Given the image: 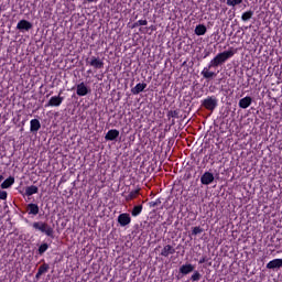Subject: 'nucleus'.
Segmentation results:
<instances>
[{
    "label": "nucleus",
    "instance_id": "obj_1",
    "mask_svg": "<svg viewBox=\"0 0 282 282\" xmlns=\"http://www.w3.org/2000/svg\"><path fill=\"white\" fill-rule=\"evenodd\" d=\"M237 54V50L230 47L228 51H224L223 53H218L208 64V69H213V67H219V65H224L226 61L232 58Z\"/></svg>",
    "mask_w": 282,
    "mask_h": 282
},
{
    "label": "nucleus",
    "instance_id": "obj_2",
    "mask_svg": "<svg viewBox=\"0 0 282 282\" xmlns=\"http://www.w3.org/2000/svg\"><path fill=\"white\" fill-rule=\"evenodd\" d=\"M32 228L34 230H37L39 232H42V235H46V237L54 239V228L50 226L47 223L34 221L32 224Z\"/></svg>",
    "mask_w": 282,
    "mask_h": 282
},
{
    "label": "nucleus",
    "instance_id": "obj_3",
    "mask_svg": "<svg viewBox=\"0 0 282 282\" xmlns=\"http://www.w3.org/2000/svg\"><path fill=\"white\" fill-rule=\"evenodd\" d=\"M86 65L93 69H105V57L91 55L86 58Z\"/></svg>",
    "mask_w": 282,
    "mask_h": 282
},
{
    "label": "nucleus",
    "instance_id": "obj_4",
    "mask_svg": "<svg viewBox=\"0 0 282 282\" xmlns=\"http://www.w3.org/2000/svg\"><path fill=\"white\" fill-rule=\"evenodd\" d=\"M218 100L215 96H209L206 99L202 101V107L207 109L208 111H213L214 109H217Z\"/></svg>",
    "mask_w": 282,
    "mask_h": 282
},
{
    "label": "nucleus",
    "instance_id": "obj_5",
    "mask_svg": "<svg viewBox=\"0 0 282 282\" xmlns=\"http://www.w3.org/2000/svg\"><path fill=\"white\" fill-rule=\"evenodd\" d=\"M26 213L31 217H36V215H40V217H43V214H41V207H39V204L36 203H30L26 205Z\"/></svg>",
    "mask_w": 282,
    "mask_h": 282
},
{
    "label": "nucleus",
    "instance_id": "obj_6",
    "mask_svg": "<svg viewBox=\"0 0 282 282\" xmlns=\"http://www.w3.org/2000/svg\"><path fill=\"white\" fill-rule=\"evenodd\" d=\"M61 94H63V91H61L58 96L51 97L45 107H61L65 100V97H62Z\"/></svg>",
    "mask_w": 282,
    "mask_h": 282
},
{
    "label": "nucleus",
    "instance_id": "obj_7",
    "mask_svg": "<svg viewBox=\"0 0 282 282\" xmlns=\"http://www.w3.org/2000/svg\"><path fill=\"white\" fill-rule=\"evenodd\" d=\"M215 182V174L210 173V172H205L202 176H200V183L204 186H209V184H213Z\"/></svg>",
    "mask_w": 282,
    "mask_h": 282
},
{
    "label": "nucleus",
    "instance_id": "obj_8",
    "mask_svg": "<svg viewBox=\"0 0 282 282\" xmlns=\"http://www.w3.org/2000/svg\"><path fill=\"white\" fill-rule=\"evenodd\" d=\"M117 221L122 228H124V226H129V224H131V215L127 213L120 214Z\"/></svg>",
    "mask_w": 282,
    "mask_h": 282
},
{
    "label": "nucleus",
    "instance_id": "obj_9",
    "mask_svg": "<svg viewBox=\"0 0 282 282\" xmlns=\"http://www.w3.org/2000/svg\"><path fill=\"white\" fill-rule=\"evenodd\" d=\"M17 30H20V32H30V30H32V22L28 20H20L17 24Z\"/></svg>",
    "mask_w": 282,
    "mask_h": 282
},
{
    "label": "nucleus",
    "instance_id": "obj_10",
    "mask_svg": "<svg viewBox=\"0 0 282 282\" xmlns=\"http://www.w3.org/2000/svg\"><path fill=\"white\" fill-rule=\"evenodd\" d=\"M76 94L77 96H87L88 94H91V89L82 82L76 86Z\"/></svg>",
    "mask_w": 282,
    "mask_h": 282
},
{
    "label": "nucleus",
    "instance_id": "obj_11",
    "mask_svg": "<svg viewBox=\"0 0 282 282\" xmlns=\"http://www.w3.org/2000/svg\"><path fill=\"white\" fill-rule=\"evenodd\" d=\"M118 138H120V131L116 129L109 130L105 135L107 142H113L115 140H118Z\"/></svg>",
    "mask_w": 282,
    "mask_h": 282
},
{
    "label": "nucleus",
    "instance_id": "obj_12",
    "mask_svg": "<svg viewBox=\"0 0 282 282\" xmlns=\"http://www.w3.org/2000/svg\"><path fill=\"white\" fill-rule=\"evenodd\" d=\"M178 272L186 276V274H191V272H195V265L191 263H186L180 267Z\"/></svg>",
    "mask_w": 282,
    "mask_h": 282
},
{
    "label": "nucleus",
    "instance_id": "obj_13",
    "mask_svg": "<svg viewBox=\"0 0 282 282\" xmlns=\"http://www.w3.org/2000/svg\"><path fill=\"white\" fill-rule=\"evenodd\" d=\"M282 259H274L267 263V270H281Z\"/></svg>",
    "mask_w": 282,
    "mask_h": 282
},
{
    "label": "nucleus",
    "instance_id": "obj_14",
    "mask_svg": "<svg viewBox=\"0 0 282 282\" xmlns=\"http://www.w3.org/2000/svg\"><path fill=\"white\" fill-rule=\"evenodd\" d=\"M47 272H50V264L43 263L42 265H40V268L37 269V273L35 274L36 281H39V279H41L43 274H47Z\"/></svg>",
    "mask_w": 282,
    "mask_h": 282
},
{
    "label": "nucleus",
    "instance_id": "obj_15",
    "mask_svg": "<svg viewBox=\"0 0 282 282\" xmlns=\"http://www.w3.org/2000/svg\"><path fill=\"white\" fill-rule=\"evenodd\" d=\"M250 105H252V97L247 96L242 99L239 100L238 106L240 107V109H248V107H250Z\"/></svg>",
    "mask_w": 282,
    "mask_h": 282
},
{
    "label": "nucleus",
    "instance_id": "obj_16",
    "mask_svg": "<svg viewBox=\"0 0 282 282\" xmlns=\"http://www.w3.org/2000/svg\"><path fill=\"white\" fill-rule=\"evenodd\" d=\"M41 129V121L39 119H32L30 121V131L31 133H39Z\"/></svg>",
    "mask_w": 282,
    "mask_h": 282
},
{
    "label": "nucleus",
    "instance_id": "obj_17",
    "mask_svg": "<svg viewBox=\"0 0 282 282\" xmlns=\"http://www.w3.org/2000/svg\"><path fill=\"white\" fill-rule=\"evenodd\" d=\"M170 254H175V248H173V246L171 245H166L163 247V249L161 250L160 256L161 257H169Z\"/></svg>",
    "mask_w": 282,
    "mask_h": 282
},
{
    "label": "nucleus",
    "instance_id": "obj_18",
    "mask_svg": "<svg viewBox=\"0 0 282 282\" xmlns=\"http://www.w3.org/2000/svg\"><path fill=\"white\" fill-rule=\"evenodd\" d=\"M36 193H39V187L36 185H31L25 187L24 195L26 197H32V195H36Z\"/></svg>",
    "mask_w": 282,
    "mask_h": 282
},
{
    "label": "nucleus",
    "instance_id": "obj_19",
    "mask_svg": "<svg viewBox=\"0 0 282 282\" xmlns=\"http://www.w3.org/2000/svg\"><path fill=\"white\" fill-rule=\"evenodd\" d=\"M208 29H206V25L204 24H198L195 28V34L196 36H204V34H206Z\"/></svg>",
    "mask_w": 282,
    "mask_h": 282
},
{
    "label": "nucleus",
    "instance_id": "obj_20",
    "mask_svg": "<svg viewBox=\"0 0 282 282\" xmlns=\"http://www.w3.org/2000/svg\"><path fill=\"white\" fill-rule=\"evenodd\" d=\"M143 89H147V84H141V83H139V84L135 85V87H133V88L131 89V93H132L134 96H138V94H141V91H142Z\"/></svg>",
    "mask_w": 282,
    "mask_h": 282
},
{
    "label": "nucleus",
    "instance_id": "obj_21",
    "mask_svg": "<svg viewBox=\"0 0 282 282\" xmlns=\"http://www.w3.org/2000/svg\"><path fill=\"white\" fill-rule=\"evenodd\" d=\"M14 184V176H9L7 180H4L1 184V188H10Z\"/></svg>",
    "mask_w": 282,
    "mask_h": 282
},
{
    "label": "nucleus",
    "instance_id": "obj_22",
    "mask_svg": "<svg viewBox=\"0 0 282 282\" xmlns=\"http://www.w3.org/2000/svg\"><path fill=\"white\" fill-rule=\"evenodd\" d=\"M252 17H254V11H252V10L246 11L241 15V21H243V22L250 21V19H252Z\"/></svg>",
    "mask_w": 282,
    "mask_h": 282
},
{
    "label": "nucleus",
    "instance_id": "obj_23",
    "mask_svg": "<svg viewBox=\"0 0 282 282\" xmlns=\"http://www.w3.org/2000/svg\"><path fill=\"white\" fill-rule=\"evenodd\" d=\"M48 249H50V245L44 242L39 247L37 252L40 256H43L45 254V252H47Z\"/></svg>",
    "mask_w": 282,
    "mask_h": 282
},
{
    "label": "nucleus",
    "instance_id": "obj_24",
    "mask_svg": "<svg viewBox=\"0 0 282 282\" xmlns=\"http://www.w3.org/2000/svg\"><path fill=\"white\" fill-rule=\"evenodd\" d=\"M192 272H193V274L191 276V281L197 282V281L202 280V273H199V271L194 269V271H192Z\"/></svg>",
    "mask_w": 282,
    "mask_h": 282
},
{
    "label": "nucleus",
    "instance_id": "obj_25",
    "mask_svg": "<svg viewBox=\"0 0 282 282\" xmlns=\"http://www.w3.org/2000/svg\"><path fill=\"white\" fill-rule=\"evenodd\" d=\"M142 213V205H137L132 208L131 215L132 217H138Z\"/></svg>",
    "mask_w": 282,
    "mask_h": 282
},
{
    "label": "nucleus",
    "instance_id": "obj_26",
    "mask_svg": "<svg viewBox=\"0 0 282 282\" xmlns=\"http://www.w3.org/2000/svg\"><path fill=\"white\" fill-rule=\"evenodd\" d=\"M227 6L235 8L237 6H241L243 3V0H227Z\"/></svg>",
    "mask_w": 282,
    "mask_h": 282
},
{
    "label": "nucleus",
    "instance_id": "obj_27",
    "mask_svg": "<svg viewBox=\"0 0 282 282\" xmlns=\"http://www.w3.org/2000/svg\"><path fill=\"white\" fill-rule=\"evenodd\" d=\"M139 193L140 192L138 189L130 192L129 195L126 196V200L131 202V199H135Z\"/></svg>",
    "mask_w": 282,
    "mask_h": 282
},
{
    "label": "nucleus",
    "instance_id": "obj_28",
    "mask_svg": "<svg viewBox=\"0 0 282 282\" xmlns=\"http://www.w3.org/2000/svg\"><path fill=\"white\" fill-rule=\"evenodd\" d=\"M202 74L204 78H215V76H217V73L215 72H203Z\"/></svg>",
    "mask_w": 282,
    "mask_h": 282
},
{
    "label": "nucleus",
    "instance_id": "obj_29",
    "mask_svg": "<svg viewBox=\"0 0 282 282\" xmlns=\"http://www.w3.org/2000/svg\"><path fill=\"white\" fill-rule=\"evenodd\" d=\"M167 117L169 118H180V111H177V110H170L167 112Z\"/></svg>",
    "mask_w": 282,
    "mask_h": 282
},
{
    "label": "nucleus",
    "instance_id": "obj_30",
    "mask_svg": "<svg viewBox=\"0 0 282 282\" xmlns=\"http://www.w3.org/2000/svg\"><path fill=\"white\" fill-rule=\"evenodd\" d=\"M202 232H204V229L202 227H194L192 230V235L194 236L202 235Z\"/></svg>",
    "mask_w": 282,
    "mask_h": 282
},
{
    "label": "nucleus",
    "instance_id": "obj_31",
    "mask_svg": "<svg viewBox=\"0 0 282 282\" xmlns=\"http://www.w3.org/2000/svg\"><path fill=\"white\" fill-rule=\"evenodd\" d=\"M162 204V199L158 198L156 200L150 202V207L155 208V206H160Z\"/></svg>",
    "mask_w": 282,
    "mask_h": 282
},
{
    "label": "nucleus",
    "instance_id": "obj_32",
    "mask_svg": "<svg viewBox=\"0 0 282 282\" xmlns=\"http://www.w3.org/2000/svg\"><path fill=\"white\" fill-rule=\"evenodd\" d=\"M210 54H213V48H205L203 52L204 58H208V56H210Z\"/></svg>",
    "mask_w": 282,
    "mask_h": 282
},
{
    "label": "nucleus",
    "instance_id": "obj_33",
    "mask_svg": "<svg viewBox=\"0 0 282 282\" xmlns=\"http://www.w3.org/2000/svg\"><path fill=\"white\" fill-rule=\"evenodd\" d=\"M0 199H2V200L8 199V192L0 191Z\"/></svg>",
    "mask_w": 282,
    "mask_h": 282
},
{
    "label": "nucleus",
    "instance_id": "obj_34",
    "mask_svg": "<svg viewBox=\"0 0 282 282\" xmlns=\"http://www.w3.org/2000/svg\"><path fill=\"white\" fill-rule=\"evenodd\" d=\"M206 262H208V257H203L199 261H198V263H206Z\"/></svg>",
    "mask_w": 282,
    "mask_h": 282
},
{
    "label": "nucleus",
    "instance_id": "obj_35",
    "mask_svg": "<svg viewBox=\"0 0 282 282\" xmlns=\"http://www.w3.org/2000/svg\"><path fill=\"white\" fill-rule=\"evenodd\" d=\"M139 25H149V21H147V20H139Z\"/></svg>",
    "mask_w": 282,
    "mask_h": 282
},
{
    "label": "nucleus",
    "instance_id": "obj_36",
    "mask_svg": "<svg viewBox=\"0 0 282 282\" xmlns=\"http://www.w3.org/2000/svg\"><path fill=\"white\" fill-rule=\"evenodd\" d=\"M140 26H141V25H140L139 20H138L137 22H134L133 25H132V28H140Z\"/></svg>",
    "mask_w": 282,
    "mask_h": 282
},
{
    "label": "nucleus",
    "instance_id": "obj_37",
    "mask_svg": "<svg viewBox=\"0 0 282 282\" xmlns=\"http://www.w3.org/2000/svg\"><path fill=\"white\" fill-rule=\"evenodd\" d=\"M140 26H141V25H140L139 20H138L137 22H134L133 25H132V28H140Z\"/></svg>",
    "mask_w": 282,
    "mask_h": 282
},
{
    "label": "nucleus",
    "instance_id": "obj_38",
    "mask_svg": "<svg viewBox=\"0 0 282 282\" xmlns=\"http://www.w3.org/2000/svg\"><path fill=\"white\" fill-rule=\"evenodd\" d=\"M87 1L88 3H98V0H85Z\"/></svg>",
    "mask_w": 282,
    "mask_h": 282
},
{
    "label": "nucleus",
    "instance_id": "obj_39",
    "mask_svg": "<svg viewBox=\"0 0 282 282\" xmlns=\"http://www.w3.org/2000/svg\"><path fill=\"white\" fill-rule=\"evenodd\" d=\"M4 177L0 174V182H3Z\"/></svg>",
    "mask_w": 282,
    "mask_h": 282
},
{
    "label": "nucleus",
    "instance_id": "obj_40",
    "mask_svg": "<svg viewBox=\"0 0 282 282\" xmlns=\"http://www.w3.org/2000/svg\"><path fill=\"white\" fill-rule=\"evenodd\" d=\"M99 80H102V75H100V77H98Z\"/></svg>",
    "mask_w": 282,
    "mask_h": 282
}]
</instances>
